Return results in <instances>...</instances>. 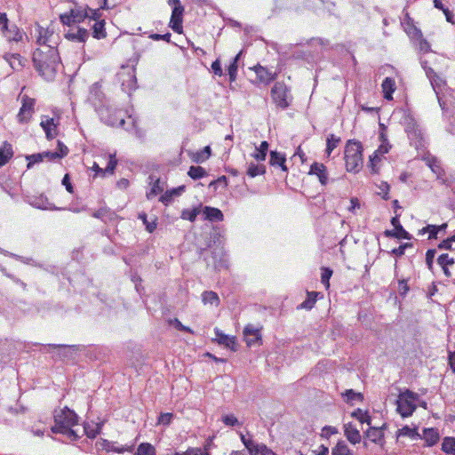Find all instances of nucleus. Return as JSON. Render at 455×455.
Wrapping results in <instances>:
<instances>
[{
    "label": "nucleus",
    "mask_w": 455,
    "mask_h": 455,
    "mask_svg": "<svg viewBox=\"0 0 455 455\" xmlns=\"http://www.w3.org/2000/svg\"><path fill=\"white\" fill-rule=\"evenodd\" d=\"M33 64L38 75L47 81L54 79L60 64L58 49L54 45L38 47L33 52Z\"/></svg>",
    "instance_id": "obj_1"
},
{
    "label": "nucleus",
    "mask_w": 455,
    "mask_h": 455,
    "mask_svg": "<svg viewBox=\"0 0 455 455\" xmlns=\"http://www.w3.org/2000/svg\"><path fill=\"white\" fill-rule=\"evenodd\" d=\"M78 424L77 415L74 411L64 407L56 411L54 414V426L52 427V432L67 435L70 440L76 441L80 435L74 429Z\"/></svg>",
    "instance_id": "obj_2"
},
{
    "label": "nucleus",
    "mask_w": 455,
    "mask_h": 455,
    "mask_svg": "<svg viewBox=\"0 0 455 455\" xmlns=\"http://www.w3.org/2000/svg\"><path fill=\"white\" fill-rule=\"evenodd\" d=\"M363 144L355 140H347L344 149V160L347 172L358 173L363 164Z\"/></svg>",
    "instance_id": "obj_3"
},
{
    "label": "nucleus",
    "mask_w": 455,
    "mask_h": 455,
    "mask_svg": "<svg viewBox=\"0 0 455 455\" xmlns=\"http://www.w3.org/2000/svg\"><path fill=\"white\" fill-rule=\"evenodd\" d=\"M403 126L408 138L416 148H426V142L421 129L412 116L407 115L404 116Z\"/></svg>",
    "instance_id": "obj_4"
},
{
    "label": "nucleus",
    "mask_w": 455,
    "mask_h": 455,
    "mask_svg": "<svg viewBox=\"0 0 455 455\" xmlns=\"http://www.w3.org/2000/svg\"><path fill=\"white\" fill-rule=\"evenodd\" d=\"M270 95L275 105L281 109L289 108L292 100L290 90L283 82H275L271 88Z\"/></svg>",
    "instance_id": "obj_5"
},
{
    "label": "nucleus",
    "mask_w": 455,
    "mask_h": 455,
    "mask_svg": "<svg viewBox=\"0 0 455 455\" xmlns=\"http://www.w3.org/2000/svg\"><path fill=\"white\" fill-rule=\"evenodd\" d=\"M418 399V395L412 391L406 390L401 393L397 399V411L403 418L412 415L416 410L415 402Z\"/></svg>",
    "instance_id": "obj_6"
},
{
    "label": "nucleus",
    "mask_w": 455,
    "mask_h": 455,
    "mask_svg": "<svg viewBox=\"0 0 455 455\" xmlns=\"http://www.w3.org/2000/svg\"><path fill=\"white\" fill-rule=\"evenodd\" d=\"M21 107L17 114V121L20 124H28L31 121L35 113L36 100L24 94L20 97Z\"/></svg>",
    "instance_id": "obj_7"
},
{
    "label": "nucleus",
    "mask_w": 455,
    "mask_h": 455,
    "mask_svg": "<svg viewBox=\"0 0 455 455\" xmlns=\"http://www.w3.org/2000/svg\"><path fill=\"white\" fill-rule=\"evenodd\" d=\"M88 16L87 9L76 7L70 9L69 12L61 13L60 20L63 25L71 26L76 23L83 22Z\"/></svg>",
    "instance_id": "obj_8"
},
{
    "label": "nucleus",
    "mask_w": 455,
    "mask_h": 455,
    "mask_svg": "<svg viewBox=\"0 0 455 455\" xmlns=\"http://www.w3.org/2000/svg\"><path fill=\"white\" fill-rule=\"evenodd\" d=\"M38 36L36 42L39 44V47H44L45 45H54L57 48L60 36L55 34L52 29L49 28H42L39 27L37 29Z\"/></svg>",
    "instance_id": "obj_9"
},
{
    "label": "nucleus",
    "mask_w": 455,
    "mask_h": 455,
    "mask_svg": "<svg viewBox=\"0 0 455 455\" xmlns=\"http://www.w3.org/2000/svg\"><path fill=\"white\" fill-rule=\"evenodd\" d=\"M391 224L394 226L393 230H385L384 235L386 237H394L396 239H411V235L407 232L400 223L399 216L395 215L391 219Z\"/></svg>",
    "instance_id": "obj_10"
},
{
    "label": "nucleus",
    "mask_w": 455,
    "mask_h": 455,
    "mask_svg": "<svg viewBox=\"0 0 455 455\" xmlns=\"http://www.w3.org/2000/svg\"><path fill=\"white\" fill-rule=\"evenodd\" d=\"M243 334L248 347L261 345L262 337L259 328H256L252 324H247L243 328Z\"/></svg>",
    "instance_id": "obj_11"
},
{
    "label": "nucleus",
    "mask_w": 455,
    "mask_h": 455,
    "mask_svg": "<svg viewBox=\"0 0 455 455\" xmlns=\"http://www.w3.org/2000/svg\"><path fill=\"white\" fill-rule=\"evenodd\" d=\"M58 125L59 122L55 121L54 118L47 116H43L40 123V126L45 132V137L48 140H53L58 135Z\"/></svg>",
    "instance_id": "obj_12"
},
{
    "label": "nucleus",
    "mask_w": 455,
    "mask_h": 455,
    "mask_svg": "<svg viewBox=\"0 0 455 455\" xmlns=\"http://www.w3.org/2000/svg\"><path fill=\"white\" fill-rule=\"evenodd\" d=\"M184 11V7H175L172 12L169 26L177 34H181L183 32L182 23Z\"/></svg>",
    "instance_id": "obj_13"
},
{
    "label": "nucleus",
    "mask_w": 455,
    "mask_h": 455,
    "mask_svg": "<svg viewBox=\"0 0 455 455\" xmlns=\"http://www.w3.org/2000/svg\"><path fill=\"white\" fill-rule=\"evenodd\" d=\"M309 175H315L321 185L326 186L328 183V171L327 167L318 162H314L308 172Z\"/></svg>",
    "instance_id": "obj_14"
},
{
    "label": "nucleus",
    "mask_w": 455,
    "mask_h": 455,
    "mask_svg": "<svg viewBox=\"0 0 455 455\" xmlns=\"http://www.w3.org/2000/svg\"><path fill=\"white\" fill-rule=\"evenodd\" d=\"M252 70L255 72L257 79L265 84H270L277 77V74L275 72L272 73L266 67H263L260 64L255 65L252 68Z\"/></svg>",
    "instance_id": "obj_15"
},
{
    "label": "nucleus",
    "mask_w": 455,
    "mask_h": 455,
    "mask_svg": "<svg viewBox=\"0 0 455 455\" xmlns=\"http://www.w3.org/2000/svg\"><path fill=\"white\" fill-rule=\"evenodd\" d=\"M117 165L116 154H110L108 165L105 169L100 168L97 163H93L92 169L95 172L96 175L104 177L105 175H112Z\"/></svg>",
    "instance_id": "obj_16"
},
{
    "label": "nucleus",
    "mask_w": 455,
    "mask_h": 455,
    "mask_svg": "<svg viewBox=\"0 0 455 455\" xmlns=\"http://www.w3.org/2000/svg\"><path fill=\"white\" fill-rule=\"evenodd\" d=\"M404 31L411 42H414V39L420 37L422 35L421 30L415 25L413 19L409 14H406L404 19Z\"/></svg>",
    "instance_id": "obj_17"
},
{
    "label": "nucleus",
    "mask_w": 455,
    "mask_h": 455,
    "mask_svg": "<svg viewBox=\"0 0 455 455\" xmlns=\"http://www.w3.org/2000/svg\"><path fill=\"white\" fill-rule=\"evenodd\" d=\"M437 263L442 267L443 274L447 277H451L452 275L451 269L455 266V261L452 257L448 253H443L437 258Z\"/></svg>",
    "instance_id": "obj_18"
},
{
    "label": "nucleus",
    "mask_w": 455,
    "mask_h": 455,
    "mask_svg": "<svg viewBox=\"0 0 455 455\" xmlns=\"http://www.w3.org/2000/svg\"><path fill=\"white\" fill-rule=\"evenodd\" d=\"M216 340L219 344L223 345L232 351H236V339L235 336H228L221 332L220 330H215Z\"/></svg>",
    "instance_id": "obj_19"
},
{
    "label": "nucleus",
    "mask_w": 455,
    "mask_h": 455,
    "mask_svg": "<svg viewBox=\"0 0 455 455\" xmlns=\"http://www.w3.org/2000/svg\"><path fill=\"white\" fill-rule=\"evenodd\" d=\"M269 164L273 167H280L284 172H288L285 155L281 152H270Z\"/></svg>",
    "instance_id": "obj_20"
},
{
    "label": "nucleus",
    "mask_w": 455,
    "mask_h": 455,
    "mask_svg": "<svg viewBox=\"0 0 455 455\" xmlns=\"http://www.w3.org/2000/svg\"><path fill=\"white\" fill-rule=\"evenodd\" d=\"M344 435L347 439L353 444H357L361 442L360 432L352 423L345 424Z\"/></svg>",
    "instance_id": "obj_21"
},
{
    "label": "nucleus",
    "mask_w": 455,
    "mask_h": 455,
    "mask_svg": "<svg viewBox=\"0 0 455 455\" xmlns=\"http://www.w3.org/2000/svg\"><path fill=\"white\" fill-rule=\"evenodd\" d=\"M381 89L384 99L387 100H392L393 93L396 89L395 79L392 77H386L381 84Z\"/></svg>",
    "instance_id": "obj_22"
},
{
    "label": "nucleus",
    "mask_w": 455,
    "mask_h": 455,
    "mask_svg": "<svg viewBox=\"0 0 455 455\" xmlns=\"http://www.w3.org/2000/svg\"><path fill=\"white\" fill-rule=\"evenodd\" d=\"M422 439L427 446H434L440 440L439 432L436 428L430 427L423 430Z\"/></svg>",
    "instance_id": "obj_23"
},
{
    "label": "nucleus",
    "mask_w": 455,
    "mask_h": 455,
    "mask_svg": "<svg viewBox=\"0 0 455 455\" xmlns=\"http://www.w3.org/2000/svg\"><path fill=\"white\" fill-rule=\"evenodd\" d=\"M203 214L204 216V220L210 221H222L224 220L222 212L215 207L205 206L203 209Z\"/></svg>",
    "instance_id": "obj_24"
},
{
    "label": "nucleus",
    "mask_w": 455,
    "mask_h": 455,
    "mask_svg": "<svg viewBox=\"0 0 455 455\" xmlns=\"http://www.w3.org/2000/svg\"><path fill=\"white\" fill-rule=\"evenodd\" d=\"M65 37L69 41L84 43L89 37V32L85 28H78L75 32L68 31L66 33Z\"/></svg>",
    "instance_id": "obj_25"
},
{
    "label": "nucleus",
    "mask_w": 455,
    "mask_h": 455,
    "mask_svg": "<svg viewBox=\"0 0 455 455\" xmlns=\"http://www.w3.org/2000/svg\"><path fill=\"white\" fill-rule=\"evenodd\" d=\"M4 58L14 70L21 69L26 61L19 53H6Z\"/></svg>",
    "instance_id": "obj_26"
},
{
    "label": "nucleus",
    "mask_w": 455,
    "mask_h": 455,
    "mask_svg": "<svg viewBox=\"0 0 455 455\" xmlns=\"http://www.w3.org/2000/svg\"><path fill=\"white\" fill-rule=\"evenodd\" d=\"M13 156L12 145L4 141L0 148V167L5 165Z\"/></svg>",
    "instance_id": "obj_27"
},
{
    "label": "nucleus",
    "mask_w": 455,
    "mask_h": 455,
    "mask_svg": "<svg viewBox=\"0 0 455 455\" xmlns=\"http://www.w3.org/2000/svg\"><path fill=\"white\" fill-rule=\"evenodd\" d=\"M23 31L18 28L17 25L12 24L10 29L5 33L4 36L8 42H20L23 38Z\"/></svg>",
    "instance_id": "obj_28"
},
{
    "label": "nucleus",
    "mask_w": 455,
    "mask_h": 455,
    "mask_svg": "<svg viewBox=\"0 0 455 455\" xmlns=\"http://www.w3.org/2000/svg\"><path fill=\"white\" fill-rule=\"evenodd\" d=\"M92 217L101 220L105 223L114 220L116 217V213L109 208L102 207L92 213Z\"/></svg>",
    "instance_id": "obj_29"
},
{
    "label": "nucleus",
    "mask_w": 455,
    "mask_h": 455,
    "mask_svg": "<svg viewBox=\"0 0 455 455\" xmlns=\"http://www.w3.org/2000/svg\"><path fill=\"white\" fill-rule=\"evenodd\" d=\"M106 22L104 20L96 21L92 26V36L95 39H104L107 37Z\"/></svg>",
    "instance_id": "obj_30"
},
{
    "label": "nucleus",
    "mask_w": 455,
    "mask_h": 455,
    "mask_svg": "<svg viewBox=\"0 0 455 455\" xmlns=\"http://www.w3.org/2000/svg\"><path fill=\"white\" fill-rule=\"evenodd\" d=\"M423 161H425L426 164L437 175H441L443 173V169L440 166L439 161L434 156L427 154L423 157Z\"/></svg>",
    "instance_id": "obj_31"
},
{
    "label": "nucleus",
    "mask_w": 455,
    "mask_h": 455,
    "mask_svg": "<svg viewBox=\"0 0 455 455\" xmlns=\"http://www.w3.org/2000/svg\"><path fill=\"white\" fill-rule=\"evenodd\" d=\"M266 173V166L262 164L250 163L247 168L246 174L250 178H255Z\"/></svg>",
    "instance_id": "obj_32"
},
{
    "label": "nucleus",
    "mask_w": 455,
    "mask_h": 455,
    "mask_svg": "<svg viewBox=\"0 0 455 455\" xmlns=\"http://www.w3.org/2000/svg\"><path fill=\"white\" fill-rule=\"evenodd\" d=\"M366 437L372 443H379L384 437L382 427H371L365 433Z\"/></svg>",
    "instance_id": "obj_33"
},
{
    "label": "nucleus",
    "mask_w": 455,
    "mask_h": 455,
    "mask_svg": "<svg viewBox=\"0 0 455 455\" xmlns=\"http://www.w3.org/2000/svg\"><path fill=\"white\" fill-rule=\"evenodd\" d=\"M212 150L210 146L204 147L202 150L196 151L191 155V159L195 163H203L211 156Z\"/></svg>",
    "instance_id": "obj_34"
},
{
    "label": "nucleus",
    "mask_w": 455,
    "mask_h": 455,
    "mask_svg": "<svg viewBox=\"0 0 455 455\" xmlns=\"http://www.w3.org/2000/svg\"><path fill=\"white\" fill-rule=\"evenodd\" d=\"M268 147L269 145L267 141H262L260 145L256 148V152L253 153L251 156L259 162L265 161L268 151Z\"/></svg>",
    "instance_id": "obj_35"
},
{
    "label": "nucleus",
    "mask_w": 455,
    "mask_h": 455,
    "mask_svg": "<svg viewBox=\"0 0 455 455\" xmlns=\"http://www.w3.org/2000/svg\"><path fill=\"white\" fill-rule=\"evenodd\" d=\"M101 426L100 423H85L84 432L89 438H95L100 434Z\"/></svg>",
    "instance_id": "obj_36"
},
{
    "label": "nucleus",
    "mask_w": 455,
    "mask_h": 455,
    "mask_svg": "<svg viewBox=\"0 0 455 455\" xmlns=\"http://www.w3.org/2000/svg\"><path fill=\"white\" fill-rule=\"evenodd\" d=\"M383 158L379 156L372 154L370 156L368 168L371 173L379 174Z\"/></svg>",
    "instance_id": "obj_37"
},
{
    "label": "nucleus",
    "mask_w": 455,
    "mask_h": 455,
    "mask_svg": "<svg viewBox=\"0 0 455 455\" xmlns=\"http://www.w3.org/2000/svg\"><path fill=\"white\" fill-rule=\"evenodd\" d=\"M320 293L316 291H307V299L300 304L298 308H304L307 310H310L314 307L317 297Z\"/></svg>",
    "instance_id": "obj_38"
},
{
    "label": "nucleus",
    "mask_w": 455,
    "mask_h": 455,
    "mask_svg": "<svg viewBox=\"0 0 455 455\" xmlns=\"http://www.w3.org/2000/svg\"><path fill=\"white\" fill-rule=\"evenodd\" d=\"M331 455H354V452L344 441H339L331 449Z\"/></svg>",
    "instance_id": "obj_39"
},
{
    "label": "nucleus",
    "mask_w": 455,
    "mask_h": 455,
    "mask_svg": "<svg viewBox=\"0 0 455 455\" xmlns=\"http://www.w3.org/2000/svg\"><path fill=\"white\" fill-rule=\"evenodd\" d=\"M414 45H416L417 49L421 53H428L431 52V45L429 42L423 36V34L420 37H417L414 39V42H411Z\"/></svg>",
    "instance_id": "obj_40"
},
{
    "label": "nucleus",
    "mask_w": 455,
    "mask_h": 455,
    "mask_svg": "<svg viewBox=\"0 0 455 455\" xmlns=\"http://www.w3.org/2000/svg\"><path fill=\"white\" fill-rule=\"evenodd\" d=\"M241 56V52L235 55V57L232 60L230 64L228 67V74L229 76L230 82H235L237 76L238 71V60Z\"/></svg>",
    "instance_id": "obj_41"
},
{
    "label": "nucleus",
    "mask_w": 455,
    "mask_h": 455,
    "mask_svg": "<svg viewBox=\"0 0 455 455\" xmlns=\"http://www.w3.org/2000/svg\"><path fill=\"white\" fill-rule=\"evenodd\" d=\"M447 223H443L442 225H427V227L422 228V233H429V239H435L437 237V234L441 230H445L447 228Z\"/></svg>",
    "instance_id": "obj_42"
},
{
    "label": "nucleus",
    "mask_w": 455,
    "mask_h": 455,
    "mask_svg": "<svg viewBox=\"0 0 455 455\" xmlns=\"http://www.w3.org/2000/svg\"><path fill=\"white\" fill-rule=\"evenodd\" d=\"M202 300L204 304H211L218 306L220 304V298L215 291H206L202 294Z\"/></svg>",
    "instance_id": "obj_43"
},
{
    "label": "nucleus",
    "mask_w": 455,
    "mask_h": 455,
    "mask_svg": "<svg viewBox=\"0 0 455 455\" xmlns=\"http://www.w3.org/2000/svg\"><path fill=\"white\" fill-rule=\"evenodd\" d=\"M240 437H241V441L243 442V443L244 444V446L247 448V450L250 451V453L251 455H254L255 453H257L259 451L258 449L260 448L261 444L260 445L255 444V443L253 442V440L251 437H246L243 434L240 435Z\"/></svg>",
    "instance_id": "obj_44"
},
{
    "label": "nucleus",
    "mask_w": 455,
    "mask_h": 455,
    "mask_svg": "<svg viewBox=\"0 0 455 455\" xmlns=\"http://www.w3.org/2000/svg\"><path fill=\"white\" fill-rule=\"evenodd\" d=\"M188 175L193 180H199L207 175V172L201 166H190Z\"/></svg>",
    "instance_id": "obj_45"
},
{
    "label": "nucleus",
    "mask_w": 455,
    "mask_h": 455,
    "mask_svg": "<svg viewBox=\"0 0 455 455\" xmlns=\"http://www.w3.org/2000/svg\"><path fill=\"white\" fill-rule=\"evenodd\" d=\"M138 218L142 220L148 232L153 233L156 230L157 226L156 218H155L152 221H148V215L144 212H140Z\"/></svg>",
    "instance_id": "obj_46"
},
{
    "label": "nucleus",
    "mask_w": 455,
    "mask_h": 455,
    "mask_svg": "<svg viewBox=\"0 0 455 455\" xmlns=\"http://www.w3.org/2000/svg\"><path fill=\"white\" fill-rule=\"evenodd\" d=\"M199 213H200L199 207H195L193 209H184L181 212L180 218L182 220H186L194 222Z\"/></svg>",
    "instance_id": "obj_47"
},
{
    "label": "nucleus",
    "mask_w": 455,
    "mask_h": 455,
    "mask_svg": "<svg viewBox=\"0 0 455 455\" xmlns=\"http://www.w3.org/2000/svg\"><path fill=\"white\" fill-rule=\"evenodd\" d=\"M442 450L445 453L455 455V438L445 437L442 443Z\"/></svg>",
    "instance_id": "obj_48"
},
{
    "label": "nucleus",
    "mask_w": 455,
    "mask_h": 455,
    "mask_svg": "<svg viewBox=\"0 0 455 455\" xmlns=\"http://www.w3.org/2000/svg\"><path fill=\"white\" fill-rule=\"evenodd\" d=\"M135 455H156V449L148 443H142L139 445Z\"/></svg>",
    "instance_id": "obj_49"
},
{
    "label": "nucleus",
    "mask_w": 455,
    "mask_h": 455,
    "mask_svg": "<svg viewBox=\"0 0 455 455\" xmlns=\"http://www.w3.org/2000/svg\"><path fill=\"white\" fill-rule=\"evenodd\" d=\"M340 139L336 137L334 134L328 136L326 140V154L330 156L331 152L338 147Z\"/></svg>",
    "instance_id": "obj_50"
},
{
    "label": "nucleus",
    "mask_w": 455,
    "mask_h": 455,
    "mask_svg": "<svg viewBox=\"0 0 455 455\" xmlns=\"http://www.w3.org/2000/svg\"><path fill=\"white\" fill-rule=\"evenodd\" d=\"M351 416L355 418L361 423H367L368 425H371V417L367 411H363L361 409H356L352 412Z\"/></svg>",
    "instance_id": "obj_51"
},
{
    "label": "nucleus",
    "mask_w": 455,
    "mask_h": 455,
    "mask_svg": "<svg viewBox=\"0 0 455 455\" xmlns=\"http://www.w3.org/2000/svg\"><path fill=\"white\" fill-rule=\"evenodd\" d=\"M332 270L330 267H323L321 268V282L326 289L330 287V279L332 275Z\"/></svg>",
    "instance_id": "obj_52"
},
{
    "label": "nucleus",
    "mask_w": 455,
    "mask_h": 455,
    "mask_svg": "<svg viewBox=\"0 0 455 455\" xmlns=\"http://www.w3.org/2000/svg\"><path fill=\"white\" fill-rule=\"evenodd\" d=\"M10 23L7 14L5 12H0V34L3 36H5V33L10 29Z\"/></svg>",
    "instance_id": "obj_53"
},
{
    "label": "nucleus",
    "mask_w": 455,
    "mask_h": 455,
    "mask_svg": "<svg viewBox=\"0 0 455 455\" xmlns=\"http://www.w3.org/2000/svg\"><path fill=\"white\" fill-rule=\"evenodd\" d=\"M427 75L432 84H435L437 86H441L444 83L443 80L432 68H429L427 71Z\"/></svg>",
    "instance_id": "obj_54"
},
{
    "label": "nucleus",
    "mask_w": 455,
    "mask_h": 455,
    "mask_svg": "<svg viewBox=\"0 0 455 455\" xmlns=\"http://www.w3.org/2000/svg\"><path fill=\"white\" fill-rule=\"evenodd\" d=\"M344 396L346 397V401L347 403L353 402L354 400H356V399L362 402L363 399V396L361 393H355L352 389L347 390L344 394Z\"/></svg>",
    "instance_id": "obj_55"
},
{
    "label": "nucleus",
    "mask_w": 455,
    "mask_h": 455,
    "mask_svg": "<svg viewBox=\"0 0 455 455\" xmlns=\"http://www.w3.org/2000/svg\"><path fill=\"white\" fill-rule=\"evenodd\" d=\"M173 414L171 412L161 413L157 419L158 425L168 426L171 424Z\"/></svg>",
    "instance_id": "obj_56"
},
{
    "label": "nucleus",
    "mask_w": 455,
    "mask_h": 455,
    "mask_svg": "<svg viewBox=\"0 0 455 455\" xmlns=\"http://www.w3.org/2000/svg\"><path fill=\"white\" fill-rule=\"evenodd\" d=\"M164 188L160 185V180H156L152 187L150 191L147 194V197L150 199L152 196H156L157 194L163 192Z\"/></svg>",
    "instance_id": "obj_57"
},
{
    "label": "nucleus",
    "mask_w": 455,
    "mask_h": 455,
    "mask_svg": "<svg viewBox=\"0 0 455 455\" xmlns=\"http://www.w3.org/2000/svg\"><path fill=\"white\" fill-rule=\"evenodd\" d=\"M398 435L415 437L419 435L415 428H411L408 426H405L398 430Z\"/></svg>",
    "instance_id": "obj_58"
},
{
    "label": "nucleus",
    "mask_w": 455,
    "mask_h": 455,
    "mask_svg": "<svg viewBox=\"0 0 455 455\" xmlns=\"http://www.w3.org/2000/svg\"><path fill=\"white\" fill-rule=\"evenodd\" d=\"M44 154L38 153V154H33L31 156H27L28 163V168H30L34 164L40 163L44 160Z\"/></svg>",
    "instance_id": "obj_59"
},
{
    "label": "nucleus",
    "mask_w": 455,
    "mask_h": 455,
    "mask_svg": "<svg viewBox=\"0 0 455 455\" xmlns=\"http://www.w3.org/2000/svg\"><path fill=\"white\" fill-rule=\"evenodd\" d=\"M390 148L391 145L389 143H381L373 154L384 158V156L388 153Z\"/></svg>",
    "instance_id": "obj_60"
},
{
    "label": "nucleus",
    "mask_w": 455,
    "mask_h": 455,
    "mask_svg": "<svg viewBox=\"0 0 455 455\" xmlns=\"http://www.w3.org/2000/svg\"><path fill=\"white\" fill-rule=\"evenodd\" d=\"M222 421L225 425L234 427L238 424L237 418L233 414H228L222 417Z\"/></svg>",
    "instance_id": "obj_61"
},
{
    "label": "nucleus",
    "mask_w": 455,
    "mask_h": 455,
    "mask_svg": "<svg viewBox=\"0 0 455 455\" xmlns=\"http://www.w3.org/2000/svg\"><path fill=\"white\" fill-rule=\"evenodd\" d=\"M86 9L88 12V16H87L88 19L92 20L95 22L100 20V18L101 16V13L100 12V8L96 9V10L91 9V8H86Z\"/></svg>",
    "instance_id": "obj_62"
},
{
    "label": "nucleus",
    "mask_w": 455,
    "mask_h": 455,
    "mask_svg": "<svg viewBox=\"0 0 455 455\" xmlns=\"http://www.w3.org/2000/svg\"><path fill=\"white\" fill-rule=\"evenodd\" d=\"M435 255V250H434V249H429L426 252V263L429 269H432V267H433Z\"/></svg>",
    "instance_id": "obj_63"
},
{
    "label": "nucleus",
    "mask_w": 455,
    "mask_h": 455,
    "mask_svg": "<svg viewBox=\"0 0 455 455\" xmlns=\"http://www.w3.org/2000/svg\"><path fill=\"white\" fill-rule=\"evenodd\" d=\"M338 433V429L335 427L325 426L322 429V436L329 438L331 435H336Z\"/></svg>",
    "instance_id": "obj_64"
}]
</instances>
